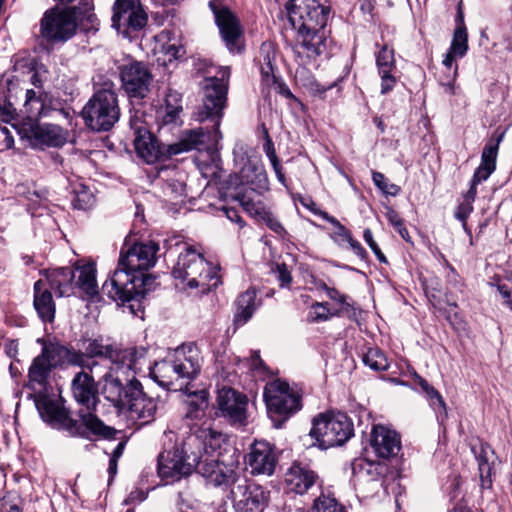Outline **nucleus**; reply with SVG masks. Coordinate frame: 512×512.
Instances as JSON below:
<instances>
[{"label":"nucleus","instance_id":"f257e3e1","mask_svg":"<svg viewBox=\"0 0 512 512\" xmlns=\"http://www.w3.org/2000/svg\"><path fill=\"white\" fill-rule=\"evenodd\" d=\"M230 67H221L214 77L204 80L202 105L197 112V120L214 122L211 131L204 128L189 129L182 132L178 141L161 145L148 130L142 114L138 111L131 115L129 126L134 135V146L139 157L152 164L161 157H172L192 150L214 152L218 150L222 133L219 130L223 109L226 106Z\"/></svg>","mask_w":512,"mask_h":512},{"label":"nucleus","instance_id":"f03ea898","mask_svg":"<svg viewBox=\"0 0 512 512\" xmlns=\"http://www.w3.org/2000/svg\"><path fill=\"white\" fill-rule=\"evenodd\" d=\"M71 392L80 406V421L71 417L62 398L52 399L45 394L33 395L34 403L41 419L50 427L66 431L70 436L88 439L90 434L113 439L116 430L104 424L96 415L100 403L99 390L94 377L85 369L77 372L71 381Z\"/></svg>","mask_w":512,"mask_h":512},{"label":"nucleus","instance_id":"7ed1b4c3","mask_svg":"<svg viewBox=\"0 0 512 512\" xmlns=\"http://www.w3.org/2000/svg\"><path fill=\"white\" fill-rule=\"evenodd\" d=\"M68 350L79 355V364H70V366L87 369L91 373L99 366L105 367L107 371L102 376L104 384H107L109 375L112 378H120L125 373L140 372L147 354V349L144 347L121 349L114 344H103L98 339L89 340L84 351L73 347H68Z\"/></svg>","mask_w":512,"mask_h":512},{"label":"nucleus","instance_id":"20e7f679","mask_svg":"<svg viewBox=\"0 0 512 512\" xmlns=\"http://www.w3.org/2000/svg\"><path fill=\"white\" fill-rule=\"evenodd\" d=\"M192 433L172 449L164 450L158 456V474L167 482L179 481L190 476L197 466L200 454L196 452L201 443L209 440V445L215 449L221 442L222 434L211 427L207 421L201 426L193 424Z\"/></svg>","mask_w":512,"mask_h":512},{"label":"nucleus","instance_id":"39448f33","mask_svg":"<svg viewBox=\"0 0 512 512\" xmlns=\"http://www.w3.org/2000/svg\"><path fill=\"white\" fill-rule=\"evenodd\" d=\"M158 251L159 245L153 241L137 242L126 249L123 247L118 267L102 285V293L109 298H121L135 292V285H143L150 280L137 273L147 271L155 265Z\"/></svg>","mask_w":512,"mask_h":512},{"label":"nucleus","instance_id":"423d86ee","mask_svg":"<svg viewBox=\"0 0 512 512\" xmlns=\"http://www.w3.org/2000/svg\"><path fill=\"white\" fill-rule=\"evenodd\" d=\"M125 373L120 378L108 376L107 384L103 385V395L119 410H126L128 417L138 425H147L156 418L157 399L148 396L135 374Z\"/></svg>","mask_w":512,"mask_h":512},{"label":"nucleus","instance_id":"0eeeda50","mask_svg":"<svg viewBox=\"0 0 512 512\" xmlns=\"http://www.w3.org/2000/svg\"><path fill=\"white\" fill-rule=\"evenodd\" d=\"M200 353L196 347L181 346L150 369L151 377L168 390H182L200 372Z\"/></svg>","mask_w":512,"mask_h":512},{"label":"nucleus","instance_id":"6e6552de","mask_svg":"<svg viewBox=\"0 0 512 512\" xmlns=\"http://www.w3.org/2000/svg\"><path fill=\"white\" fill-rule=\"evenodd\" d=\"M172 274L175 279L186 283L190 289L199 288L207 293L220 283L218 267L208 262L203 254L191 245H186L180 252Z\"/></svg>","mask_w":512,"mask_h":512},{"label":"nucleus","instance_id":"1a4fd4ad","mask_svg":"<svg viewBox=\"0 0 512 512\" xmlns=\"http://www.w3.org/2000/svg\"><path fill=\"white\" fill-rule=\"evenodd\" d=\"M85 125L93 131L110 130L119 120L120 108L115 84L104 81L81 111Z\"/></svg>","mask_w":512,"mask_h":512},{"label":"nucleus","instance_id":"9d476101","mask_svg":"<svg viewBox=\"0 0 512 512\" xmlns=\"http://www.w3.org/2000/svg\"><path fill=\"white\" fill-rule=\"evenodd\" d=\"M42 344L41 353L36 356L28 369V387L36 390L46 389L51 372L56 368L70 366V364H79V355L68 350V346L58 342H47L38 339Z\"/></svg>","mask_w":512,"mask_h":512},{"label":"nucleus","instance_id":"9b49d317","mask_svg":"<svg viewBox=\"0 0 512 512\" xmlns=\"http://www.w3.org/2000/svg\"><path fill=\"white\" fill-rule=\"evenodd\" d=\"M351 419L344 413H325L313 419L310 436L322 449L343 445L353 435Z\"/></svg>","mask_w":512,"mask_h":512},{"label":"nucleus","instance_id":"f8f14e48","mask_svg":"<svg viewBox=\"0 0 512 512\" xmlns=\"http://www.w3.org/2000/svg\"><path fill=\"white\" fill-rule=\"evenodd\" d=\"M264 400L268 414L276 428L301 409V398L289 384L279 379L265 385Z\"/></svg>","mask_w":512,"mask_h":512},{"label":"nucleus","instance_id":"ddd939ff","mask_svg":"<svg viewBox=\"0 0 512 512\" xmlns=\"http://www.w3.org/2000/svg\"><path fill=\"white\" fill-rule=\"evenodd\" d=\"M39 35L48 44H64L77 33L74 9L55 6L46 10L40 19Z\"/></svg>","mask_w":512,"mask_h":512},{"label":"nucleus","instance_id":"4468645a","mask_svg":"<svg viewBox=\"0 0 512 512\" xmlns=\"http://www.w3.org/2000/svg\"><path fill=\"white\" fill-rule=\"evenodd\" d=\"M286 9L294 29H326L331 14L328 0H289Z\"/></svg>","mask_w":512,"mask_h":512},{"label":"nucleus","instance_id":"2eb2a0df","mask_svg":"<svg viewBox=\"0 0 512 512\" xmlns=\"http://www.w3.org/2000/svg\"><path fill=\"white\" fill-rule=\"evenodd\" d=\"M229 484H231L230 493L236 512H263L267 507L270 492L263 486L236 475Z\"/></svg>","mask_w":512,"mask_h":512},{"label":"nucleus","instance_id":"dca6fc26","mask_svg":"<svg viewBox=\"0 0 512 512\" xmlns=\"http://www.w3.org/2000/svg\"><path fill=\"white\" fill-rule=\"evenodd\" d=\"M121 87L129 99L142 100L150 92L153 76L148 66L141 61H131L119 66Z\"/></svg>","mask_w":512,"mask_h":512},{"label":"nucleus","instance_id":"f3484780","mask_svg":"<svg viewBox=\"0 0 512 512\" xmlns=\"http://www.w3.org/2000/svg\"><path fill=\"white\" fill-rule=\"evenodd\" d=\"M111 20L112 27L127 37L131 32L143 29L148 16L140 0H115Z\"/></svg>","mask_w":512,"mask_h":512},{"label":"nucleus","instance_id":"a211bd4d","mask_svg":"<svg viewBox=\"0 0 512 512\" xmlns=\"http://www.w3.org/2000/svg\"><path fill=\"white\" fill-rule=\"evenodd\" d=\"M219 447L220 444L215 449H212L209 445V440H206V444L203 441L199 448H196V452H199L200 457L194 471L215 486L229 484L235 475L232 467L220 462L218 455L214 454Z\"/></svg>","mask_w":512,"mask_h":512},{"label":"nucleus","instance_id":"6ab92c4d","mask_svg":"<svg viewBox=\"0 0 512 512\" xmlns=\"http://www.w3.org/2000/svg\"><path fill=\"white\" fill-rule=\"evenodd\" d=\"M297 38L293 52L299 65H307L320 56L327 48L328 31L326 29H296Z\"/></svg>","mask_w":512,"mask_h":512},{"label":"nucleus","instance_id":"aec40b11","mask_svg":"<svg viewBox=\"0 0 512 512\" xmlns=\"http://www.w3.org/2000/svg\"><path fill=\"white\" fill-rule=\"evenodd\" d=\"M210 7L213 10L221 38L228 50L232 53L241 52L243 29L236 15L226 7L216 8L212 2H210Z\"/></svg>","mask_w":512,"mask_h":512},{"label":"nucleus","instance_id":"412c9836","mask_svg":"<svg viewBox=\"0 0 512 512\" xmlns=\"http://www.w3.org/2000/svg\"><path fill=\"white\" fill-rule=\"evenodd\" d=\"M248 398L233 388H222L218 392L219 415L234 426L245 425L247 420Z\"/></svg>","mask_w":512,"mask_h":512},{"label":"nucleus","instance_id":"4be33fe9","mask_svg":"<svg viewBox=\"0 0 512 512\" xmlns=\"http://www.w3.org/2000/svg\"><path fill=\"white\" fill-rule=\"evenodd\" d=\"M245 463L252 475L270 476L275 471L277 456L273 446L267 441H254L245 456Z\"/></svg>","mask_w":512,"mask_h":512},{"label":"nucleus","instance_id":"5701e85b","mask_svg":"<svg viewBox=\"0 0 512 512\" xmlns=\"http://www.w3.org/2000/svg\"><path fill=\"white\" fill-rule=\"evenodd\" d=\"M25 136L35 147H61L67 142L68 132L59 125L32 122Z\"/></svg>","mask_w":512,"mask_h":512},{"label":"nucleus","instance_id":"b1692460","mask_svg":"<svg viewBox=\"0 0 512 512\" xmlns=\"http://www.w3.org/2000/svg\"><path fill=\"white\" fill-rule=\"evenodd\" d=\"M370 442L374 452L385 459L396 456L401 448L400 436L383 425L373 427Z\"/></svg>","mask_w":512,"mask_h":512},{"label":"nucleus","instance_id":"393cba45","mask_svg":"<svg viewBox=\"0 0 512 512\" xmlns=\"http://www.w3.org/2000/svg\"><path fill=\"white\" fill-rule=\"evenodd\" d=\"M318 479V475L308 465L299 462H294L285 475L288 489L300 495L305 494Z\"/></svg>","mask_w":512,"mask_h":512},{"label":"nucleus","instance_id":"a878e982","mask_svg":"<svg viewBox=\"0 0 512 512\" xmlns=\"http://www.w3.org/2000/svg\"><path fill=\"white\" fill-rule=\"evenodd\" d=\"M376 64L381 78V93L387 94L396 84V77L392 73L396 69L394 50L383 45L376 54Z\"/></svg>","mask_w":512,"mask_h":512},{"label":"nucleus","instance_id":"bb28decb","mask_svg":"<svg viewBox=\"0 0 512 512\" xmlns=\"http://www.w3.org/2000/svg\"><path fill=\"white\" fill-rule=\"evenodd\" d=\"M473 454L478 462L479 477L482 488L491 487V470L494 463L495 454L488 443L480 442L471 447Z\"/></svg>","mask_w":512,"mask_h":512},{"label":"nucleus","instance_id":"cd10ccee","mask_svg":"<svg viewBox=\"0 0 512 512\" xmlns=\"http://www.w3.org/2000/svg\"><path fill=\"white\" fill-rule=\"evenodd\" d=\"M34 308L43 322H52L55 317V303L52 293L39 280L34 284Z\"/></svg>","mask_w":512,"mask_h":512},{"label":"nucleus","instance_id":"c85d7f7f","mask_svg":"<svg viewBox=\"0 0 512 512\" xmlns=\"http://www.w3.org/2000/svg\"><path fill=\"white\" fill-rule=\"evenodd\" d=\"M235 305L236 311L233 321L236 326H242L252 318L260 305V301H257L256 290L253 288L247 289L237 297Z\"/></svg>","mask_w":512,"mask_h":512},{"label":"nucleus","instance_id":"c756f323","mask_svg":"<svg viewBox=\"0 0 512 512\" xmlns=\"http://www.w3.org/2000/svg\"><path fill=\"white\" fill-rule=\"evenodd\" d=\"M257 61L260 65V72L263 81L270 85L275 82L276 69V47L269 41L263 42L260 46Z\"/></svg>","mask_w":512,"mask_h":512},{"label":"nucleus","instance_id":"7c9ffc66","mask_svg":"<svg viewBox=\"0 0 512 512\" xmlns=\"http://www.w3.org/2000/svg\"><path fill=\"white\" fill-rule=\"evenodd\" d=\"M413 381L414 384L419 386L421 391L426 395L430 406L438 414V419L443 422L444 419L447 418V407L441 394L417 373L413 374Z\"/></svg>","mask_w":512,"mask_h":512},{"label":"nucleus","instance_id":"2f4dec72","mask_svg":"<svg viewBox=\"0 0 512 512\" xmlns=\"http://www.w3.org/2000/svg\"><path fill=\"white\" fill-rule=\"evenodd\" d=\"M24 110L27 117L36 122L38 118L46 116L48 107L46 106L47 94L43 93L40 88L28 89L26 91Z\"/></svg>","mask_w":512,"mask_h":512},{"label":"nucleus","instance_id":"473e14b6","mask_svg":"<svg viewBox=\"0 0 512 512\" xmlns=\"http://www.w3.org/2000/svg\"><path fill=\"white\" fill-rule=\"evenodd\" d=\"M74 278V270L70 267L57 268L48 276L51 289H54L60 297L69 295L72 291Z\"/></svg>","mask_w":512,"mask_h":512},{"label":"nucleus","instance_id":"72a5a7b5","mask_svg":"<svg viewBox=\"0 0 512 512\" xmlns=\"http://www.w3.org/2000/svg\"><path fill=\"white\" fill-rule=\"evenodd\" d=\"M79 272L76 285L88 296L93 297L98 294V285L96 281V268L93 263H88L76 268Z\"/></svg>","mask_w":512,"mask_h":512},{"label":"nucleus","instance_id":"f704fd0d","mask_svg":"<svg viewBox=\"0 0 512 512\" xmlns=\"http://www.w3.org/2000/svg\"><path fill=\"white\" fill-rule=\"evenodd\" d=\"M187 405L186 418L201 420L205 416V411L208 408V392L206 390H200L189 394Z\"/></svg>","mask_w":512,"mask_h":512},{"label":"nucleus","instance_id":"c9c22d12","mask_svg":"<svg viewBox=\"0 0 512 512\" xmlns=\"http://www.w3.org/2000/svg\"><path fill=\"white\" fill-rule=\"evenodd\" d=\"M363 363L374 371H386L389 368V362L386 355L379 348H369L362 357Z\"/></svg>","mask_w":512,"mask_h":512},{"label":"nucleus","instance_id":"e433bc0d","mask_svg":"<svg viewBox=\"0 0 512 512\" xmlns=\"http://www.w3.org/2000/svg\"><path fill=\"white\" fill-rule=\"evenodd\" d=\"M459 18L461 20V25L457 26L454 31L450 50L457 56L463 57L468 49V35L461 14L459 15Z\"/></svg>","mask_w":512,"mask_h":512},{"label":"nucleus","instance_id":"4c0bfd02","mask_svg":"<svg viewBox=\"0 0 512 512\" xmlns=\"http://www.w3.org/2000/svg\"><path fill=\"white\" fill-rule=\"evenodd\" d=\"M312 512H347L335 497L322 493L315 501Z\"/></svg>","mask_w":512,"mask_h":512},{"label":"nucleus","instance_id":"58836bf2","mask_svg":"<svg viewBox=\"0 0 512 512\" xmlns=\"http://www.w3.org/2000/svg\"><path fill=\"white\" fill-rule=\"evenodd\" d=\"M74 198L72 199V206L78 210H87L94 203V196L91 191L84 184H78L73 189Z\"/></svg>","mask_w":512,"mask_h":512},{"label":"nucleus","instance_id":"ea45409f","mask_svg":"<svg viewBox=\"0 0 512 512\" xmlns=\"http://www.w3.org/2000/svg\"><path fill=\"white\" fill-rule=\"evenodd\" d=\"M504 138V132L493 136L484 146L481 154V162L496 167V160L499 150V145Z\"/></svg>","mask_w":512,"mask_h":512},{"label":"nucleus","instance_id":"a19ab883","mask_svg":"<svg viewBox=\"0 0 512 512\" xmlns=\"http://www.w3.org/2000/svg\"><path fill=\"white\" fill-rule=\"evenodd\" d=\"M138 275H141L143 278H149V281H145V284L143 285H135L136 289L135 292H131L130 295H126L127 297H121V298H111L114 301H120L122 303L130 302L132 300H139L140 298H143L147 292H149L152 289V286L155 282V279L150 275L147 274L146 271H141L137 273Z\"/></svg>","mask_w":512,"mask_h":512},{"label":"nucleus","instance_id":"79ce46f5","mask_svg":"<svg viewBox=\"0 0 512 512\" xmlns=\"http://www.w3.org/2000/svg\"><path fill=\"white\" fill-rule=\"evenodd\" d=\"M66 9H74L75 20L77 25L79 22L88 21L93 22L95 14L93 13L94 4L93 0H81L78 6L65 7Z\"/></svg>","mask_w":512,"mask_h":512},{"label":"nucleus","instance_id":"37998d69","mask_svg":"<svg viewBox=\"0 0 512 512\" xmlns=\"http://www.w3.org/2000/svg\"><path fill=\"white\" fill-rule=\"evenodd\" d=\"M340 311L330 312L327 302L314 303L308 313L309 322H322L329 320L334 315H339Z\"/></svg>","mask_w":512,"mask_h":512},{"label":"nucleus","instance_id":"c03bdc74","mask_svg":"<svg viewBox=\"0 0 512 512\" xmlns=\"http://www.w3.org/2000/svg\"><path fill=\"white\" fill-rule=\"evenodd\" d=\"M372 179L377 188H379L384 194L390 196H396L400 193V186L390 183L388 179L381 172H372Z\"/></svg>","mask_w":512,"mask_h":512},{"label":"nucleus","instance_id":"a18cd8bd","mask_svg":"<svg viewBox=\"0 0 512 512\" xmlns=\"http://www.w3.org/2000/svg\"><path fill=\"white\" fill-rule=\"evenodd\" d=\"M172 101H174V102L178 101V94L170 93L169 95H167L166 110H165V114L163 116V122L165 124L175 123L178 120L179 113L182 110V107L180 105H173Z\"/></svg>","mask_w":512,"mask_h":512},{"label":"nucleus","instance_id":"49530a36","mask_svg":"<svg viewBox=\"0 0 512 512\" xmlns=\"http://www.w3.org/2000/svg\"><path fill=\"white\" fill-rule=\"evenodd\" d=\"M237 199L240 201L243 208L251 215L259 216L261 218L263 213L266 212V210L260 203H255L246 195H238Z\"/></svg>","mask_w":512,"mask_h":512},{"label":"nucleus","instance_id":"de8ad7c7","mask_svg":"<svg viewBox=\"0 0 512 512\" xmlns=\"http://www.w3.org/2000/svg\"><path fill=\"white\" fill-rule=\"evenodd\" d=\"M495 169V166L481 162L479 167L474 172L472 182L477 185L480 184L481 182L487 180L489 176L495 171Z\"/></svg>","mask_w":512,"mask_h":512},{"label":"nucleus","instance_id":"09e8293b","mask_svg":"<svg viewBox=\"0 0 512 512\" xmlns=\"http://www.w3.org/2000/svg\"><path fill=\"white\" fill-rule=\"evenodd\" d=\"M261 219L266 223V225L279 236H284L286 234V230L280 221L274 217L271 212L266 211L263 213Z\"/></svg>","mask_w":512,"mask_h":512},{"label":"nucleus","instance_id":"8fccbe9b","mask_svg":"<svg viewBox=\"0 0 512 512\" xmlns=\"http://www.w3.org/2000/svg\"><path fill=\"white\" fill-rule=\"evenodd\" d=\"M363 238H364L365 242L368 244V246L371 248V250L374 252L377 259L381 263H387V258L385 257V255L383 254L381 249L379 248L378 244L375 242V240L373 238L372 231L369 228L364 230Z\"/></svg>","mask_w":512,"mask_h":512},{"label":"nucleus","instance_id":"3c124183","mask_svg":"<svg viewBox=\"0 0 512 512\" xmlns=\"http://www.w3.org/2000/svg\"><path fill=\"white\" fill-rule=\"evenodd\" d=\"M323 219L336 228L337 235L342 237L344 241H352L351 232L346 229L335 217L329 214H323Z\"/></svg>","mask_w":512,"mask_h":512},{"label":"nucleus","instance_id":"603ef678","mask_svg":"<svg viewBox=\"0 0 512 512\" xmlns=\"http://www.w3.org/2000/svg\"><path fill=\"white\" fill-rule=\"evenodd\" d=\"M472 211H473V205H470V203H465V202H462L461 204H459L455 211L456 219H458L462 222V226H463L464 230L469 234H470V230L467 227L466 220Z\"/></svg>","mask_w":512,"mask_h":512},{"label":"nucleus","instance_id":"864d4df0","mask_svg":"<svg viewBox=\"0 0 512 512\" xmlns=\"http://www.w3.org/2000/svg\"><path fill=\"white\" fill-rule=\"evenodd\" d=\"M494 286L501 297L504 299V303L512 310V288L503 283L490 284Z\"/></svg>","mask_w":512,"mask_h":512},{"label":"nucleus","instance_id":"5fc2aeb1","mask_svg":"<svg viewBox=\"0 0 512 512\" xmlns=\"http://www.w3.org/2000/svg\"><path fill=\"white\" fill-rule=\"evenodd\" d=\"M326 294L331 300H334V301L342 304L343 310H345L346 312H348L349 309L351 308V305L346 302V299H347L346 295L341 294L337 289H335V288L327 289Z\"/></svg>","mask_w":512,"mask_h":512},{"label":"nucleus","instance_id":"6e6d98bb","mask_svg":"<svg viewBox=\"0 0 512 512\" xmlns=\"http://www.w3.org/2000/svg\"><path fill=\"white\" fill-rule=\"evenodd\" d=\"M277 279L281 286L289 285L292 281L291 273L285 264H278L276 268Z\"/></svg>","mask_w":512,"mask_h":512},{"label":"nucleus","instance_id":"4d7b16f0","mask_svg":"<svg viewBox=\"0 0 512 512\" xmlns=\"http://www.w3.org/2000/svg\"><path fill=\"white\" fill-rule=\"evenodd\" d=\"M299 201H300V203H301L305 208H307L308 210H310L314 215H318V216H320L322 219H323V214H328L327 212L322 211V210H320L319 208H317L316 203H315L311 198H306V197H302V196H300V197H299Z\"/></svg>","mask_w":512,"mask_h":512},{"label":"nucleus","instance_id":"13d9d810","mask_svg":"<svg viewBox=\"0 0 512 512\" xmlns=\"http://www.w3.org/2000/svg\"><path fill=\"white\" fill-rule=\"evenodd\" d=\"M386 218L389 221V223L395 228L401 227L404 223L402 218L399 216V214L392 208H388L386 212Z\"/></svg>","mask_w":512,"mask_h":512},{"label":"nucleus","instance_id":"bf43d9fd","mask_svg":"<svg viewBox=\"0 0 512 512\" xmlns=\"http://www.w3.org/2000/svg\"><path fill=\"white\" fill-rule=\"evenodd\" d=\"M264 151L269 158L270 162H275V160H278V157L276 155V151L274 148V144L272 140L267 136L266 142L263 146Z\"/></svg>","mask_w":512,"mask_h":512},{"label":"nucleus","instance_id":"052dcab7","mask_svg":"<svg viewBox=\"0 0 512 512\" xmlns=\"http://www.w3.org/2000/svg\"><path fill=\"white\" fill-rule=\"evenodd\" d=\"M271 165H272V168L276 174V177L278 179V181L284 185V186H287V183H286V177H285V174L283 172V169H282V165L278 160H275V162H271Z\"/></svg>","mask_w":512,"mask_h":512},{"label":"nucleus","instance_id":"680f3d73","mask_svg":"<svg viewBox=\"0 0 512 512\" xmlns=\"http://www.w3.org/2000/svg\"><path fill=\"white\" fill-rule=\"evenodd\" d=\"M346 242L349 243L351 249L357 256H359L361 259L366 258L367 253L358 241H356L355 239L352 238V241H346Z\"/></svg>","mask_w":512,"mask_h":512},{"label":"nucleus","instance_id":"e2e57ef3","mask_svg":"<svg viewBox=\"0 0 512 512\" xmlns=\"http://www.w3.org/2000/svg\"><path fill=\"white\" fill-rule=\"evenodd\" d=\"M334 86H336V82H333L329 85H322L316 81H313L311 83L312 90L319 95L324 94L326 91L332 89Z\"/></svg>","mask_w":512,"mask_h":512},{"label":"nucleus","instance_id":"0e129e2a","mask_svg":"<svg viewBox=\"0 0 512 512\" xmlns=\"http://www.w3.org/2000/svg\"><path fill=\"white\" fill-rule=\"evenodd\" d=\"M251 367L253 369H265L263 360L260 358L259 351H253L250 357Z\"/></svg>","mask_w":512,"mask_h":512},{"label":"nucleus","instance_id":"69168bd1","mask_svg":"<svg viewBox=\"0 0 512 512\" xmlns=\"http://www.w3.org/2000/svg\"><path fill=\"white\" fill-rule=\"evenodd\" d=\"M476 186H477V184H474L471 181V186L465 194V200H464L465 203H470V205H472V203L474 202L476 194H477Z\"/></svg>","mask_w":512,"mask_h":512},{"label":"nucleus","instance_id":"338daca9","mask_svg":"<svg viewBox=\"0 0 512 512\" xmlns=\"http://www.w3.org/2000/svg\"><path fill=\"white\" fill-rule=\"evenodd\" d=\"M126 446V440L120 441L112 452L111 458L119 460L123 455Z\"/></svg>","mask_w":512,"mask_h":512},{"label":"nucleus","instance_id":"774afa93","mask_svg":"<svg viewBox=\"0 0 512 512\" xmlns=\"http://www.w3.org/2000/svg\"><path fill=\"white\" fill-rule=\"evenodd\" d=\"M117 468H118V460L110 458L109 465H108V473H109V484L113 480V477L117 474Z\"/></svg>","mask_w":512,"mask_h":512}]
</instances>
